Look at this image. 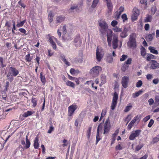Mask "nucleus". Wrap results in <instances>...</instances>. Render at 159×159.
<instances>
[{
	"mask_svg": "<svg viewBox=\"0 0 159 159\" xmlns=\"http://www.w3.org/2000/svg\"><path fill=\"white\" fill-rule=\"evenodd\" d=\"M129 37V40L127 42L128 46L131 48H135L136 46V34L132 33L130 35Z\"/></svg>",
	"mask_w": 159,
	"mask_h": 159,
	"instance_id": "obj_1",
	"label": "nucleus"
},
{
	"mask_svg": "<svg viewBox=\"0 0 159 159\" xmlns=\"http://www.w3.org/2000/svg\"><path fill=\"white\" fill-rule=\"evenodd\" d=\"M99 25L100 27L99 29L100 32L102 34H105L108 29V25L106 22L102 21L99 23Z\"/></svg>",
	"mask_w": 159,
	"mask_h": 159,
	"instance_id": "obj_2",
	"label": "nucleus"
},
{
	"mask_svg": "<svg viewBox=\"0 0 159 159\" xmlns=\"http://www.w3.org/2000/svg\"><path fill=\"white\" fill-rule=\"evenodd\" d=\"M111 124L109 118L107 119L103 125L104 132L103 134L104 135H107L110 131L111 129Z\"/></svg>",
	"mask_w": 159,
	"mask_h": 159,
	"instance_id": "obj_3",
	"label": "nucleus"
},
{
	"mask_svg": "<svg viewBox=\"0 0 159 159\" xmlns=\"http://www.w3.org/2000/svg\"><path fill=\"white\" fill-rule=\"evenodd\" d=\"M25 141L26 144L24 147H23L21 145H20L16 149L15 151L16 152L18 150H20L22 152L24 149H27L29 148L30 145V142L28 139V136L27 135L26 136Z\"/></svg>",
	"mask_w": 159,
	"mask_h": 159,
	"instance_id": "obj_4",
	"label": "nucleus"
},
{
	"mask_svg": "<svg viewBox=\"0 0 159 159\" xmlns=\"http://www.w3.org/2000/svg\"><path fill=\"white\" fill-rule=\"evenodd\" d=\"M102 70V68L99 66H95L93 67L90 70V73L93 77H96Z\"/></svg>",
	"mask_w": 159,
	"mask_h": 159,
	"instance_id": "obj_5",
	"label": "nucleus"
},
{
	"mask_svg": "<svg viewBox=\"0 0 159 159\" xmlns=\"http://www.w3.org/2000/svg\"><path fill=\"white\" fill-rule=\"evenodd\" d=\"M103 56L102 50L101 48L98 47L96 50V57L98 61H100Z\"/></svg>",
	"mask_w": 159,
	"mask_h": 159,
	"instance_id": "obj_6",
	"label": "nucleus"
},
{
	"mask_svg": "<svg viewBox=\"0 0 159 159\" xmlns=\"http://www.w3.org/2000/svg\"><path fill=\"white\" fill-rule=\"evenodd\" d=\"M19 73L18 70L16 69V68L12 67H10L8 73V75L12 76L14 77L16 76Z\"/></svg>",
	"mask_w": 159,
	"mask_h": 159,
	"instance_id": "obj_7",
	"label": "nucleus"
},
{
	"mask_svg": "<svg viewBox=\"0 0 159 159\" xmlns=\"http://www.w3.org/2000/svg\"><path fill=\"white\" fill-rule=\"evenodd\" d=\"M112 46L113 49H116L118 47V35L117 34H113Z\"/></svg>",
	"mask_w": 159,
	"mask_h": 159,
	"instance_id": "obj_8",
	"label": "nucleus"
},
{
	"mask_svg": "<svg viewBox=\"0 0 159 159\" xmlns=\"http://www.w3.org/2000/svg\"><path fill=\"white\" fill-rule=\"evenodd\" d=\"M48 36L49 37V41L51 44L53 48L54 49H56L57 46L54 42V41H55L57 43H58V41L56 38H55L53 36H50L49 34H48Z\"/></svg>",
	"mask_w": 159,
	"mask_h": 159,
	"instance_id": "obj_9",
	"label": "nucleus"
},
{
	"mask_svg": "<svg viewBox=\"0 0 159 159\" xmlns=\"http://www.w3.org/2000/svg\"><path fill=\"white\" fill-rule=\"evenodd\" d=\"M141 132V130L140 129L132 131L129 136V139L131 140H134L136 137L139 136Z\"/></svg>",
	"mask_w": 159,
	"mask_h": 159,
	"instance_id": "obj_10",
	"label": "nucleus"
},
{
	"mask_svg": "<svg viewBox=\"0 0 159 159\" xmlns=\"http://www.w3.org/2000/svg\"><path fill=\"white\" fill-rule=\"evenodd\" d=\"M129 81V78L128 76H125L122 77L121 80V84L124 88H126L128 87Z\"/></svg>",
	"mask_w": 159,
	"mask_h": 159,
	"instance_id": "obj_11",
	"label": "nucleus"
},
{
	"mask_svg": "<svg viewBox=\"0 0 159 159\" xmlns=\"http://www.w3.org/2000/svg\"><path fill=\"white\" fill-rule=\"evenodd\" d=\"M77 108V106L75 104H73L68 107V113L69 116H72L74 111Z\"/></svg>",
	"mask_w": 159,
	"mask_h": 159,
	"instance_id": "obj_12",
	"label": "nucleus"
},
{
	"mask_svg": "<svg viewBox=\"0 0 159 159\" xmlns=\"http://www.w3.org/2000/svg\"><path fill=\"white\" fill-rule=\"evenodd\" d=\"M118 98V95L116 93H114L113 99L112 100V102L111 105V109L112 110H114L116 105L117 103V100Z\"/></svg>",
	"mask_w": 159,
	"mask_h": 159,
	"instance_id": "obj_13",
	"label": "nucleus"
},
{
	"mask_svg": "<svg viewBox=\"0 0 159 159\" xmlns=\"http://www.w3.org/2000/svg\"><path fill=\"white\" fill-rule=\"evenodd\" d=\"M113 32L111 30H108L107 32V41L108 45L109 47L111 46L112 36Z\"/></svg>",
	"mask_w": 159,
	"mask_h": 159,
	"instance_id": "obj_14",
	"label": "nucleus"
},
{
	"mask_svg": "<svg viewBox=\"0 0 159 159\" xmlns=\"http://www.w3.org/2000/svg\"><path fill=\"white\" fill-rule=\"evenodd\" d=\"M102 123H100L98 125L97 130V135L96 137V143L97 144L98 142L101 140L100 136L99 135V132L102 130Z\"/></svg>",
	"mask_w": 159,
	"mask_h": 159,
	"instance_id": "obj_15",
	"label": "nucleus"
},
{
	"mask_svg": "<svg viewBox=\"0 0 159 159\" xmlns=\"http://www.w3.org/2000/svg\"><path fill=\"white\" fill-rule=\"evenodd\" d=\"M139 14V11L137 9H134L133 12V14L131 16V19L133 21L136 20Z\"/></svg>",
	"mask_w": 159,
	"mask_h": 159,
	"instance_id": "obj_16",
	"label": "nucleus"
},
{
	"mask_svg": "<svg viewBox=\"0 0 159 159\" xmlns=\"http://www.w3.org/2000/svg\"><path fill=\"white\" fill-rule=\"evenodd\" d=\"M82 42L79 36H76L74 39V44L76 47H80L81 46Z\"/></svg>",
	"mask_w": 159,
	"mask_h": 159,
	"instance_id": "obj_17",
	"label": "nucleus"
},
{
	"mask_svg": "<svg viewBox=\"0 0 159 159\" xmlns=\"http://www.w3.org/2000/svg\"><path fill=\"white\" fill-rule=\"evenodd\" d=\"M139 119L138 116H137L134 117V119L130 121L129 124L128 126V129L129 130L131 129L134 124L135 123L136 121Z\"/></svg>",
	"mask_w": 159,
	"mask_h": 159,
	"instance_id": "obj_18",
	"label": "nucleus"
},
{
	"mask_svg": "<svg viewBox=\"0 0 159 159\" xmlns=\"http://www.w3.org/2000/svg\"><path fill=\"white\" fill-rule=\"evenodd\" d=\"M128 31V29L126 27H125L123 31L122 30L120 34V36L122 38H125L128 35L127 32Z\"/></svg>",
	"mask_w": 159,
	"mask_h": 159,
	"instance_id": "obj_19",
	"label": "nucleus"
},
{
	"mask_svg": "<svg viewBox=\"0 0 159 159\" xmlns=\"http://www.w3.org/2000/svg\"><path fill=\"white\" fill-rule=\"evenodd\" d=\"M152 63L151 65L150 68L152 69H155L159 67V63L155 60H152Z\"/></svg>",
	"mask_w": 159,
	"mask_h": 159,
	"instance_id": "obj_20",
	"label": "nucleus"
},
{
	"mask_svg": "<svg viewBox=\"0 0 159 159\" xmlns=\"http://www.w3.org/2000/svg\"><path fill=\"white\" fill-rule=\"evenodd\" d=\"M119 133V130L118 129L116 130L115 133L112 135L111 137V144L112 145L113 144L116 140V136Z\"/></svg>",
	"mask_w": 159,
	"mask_h": 159,
	"instance_id": "obj_21",
	"label": "nucleus"
},
{
	"mask_svg": "<svg viewBox=\"0 0 159 159\" xmlns=\"http://www.w3.org/2000/svg\"><path fill=\"white\" fill-rule=\"evenodd\" d=\"M38 141V137H36L34 140V148L35 149H37L39 148V144Z\"/></svg>",
	"mask_w": 159,
	"mask_h": 159,
	"instance_id": "obj_22",
	"label": "nucleus"
},
{
	"mask_svg": "<svg viewBox=\"0 0 159 159\" xmlns=\"http://www.w3.org/2000/svg\"><path fill=\"white\" fill-rule=\"evenodd\" d=\"M143 92V90L141 89L135 93H133L132 94V97L133 98H135L142 94Z\"/></svg>",
	"mask_w": 159,
	"mask_h": 159,
	"instance_id": "obj_23",
	"label": "nucleus"
},
{
	"mask_svg": "<svg viewBox=\"0 0 159 159\" xmlns=\"http://www.w3.org/2000/svg\"><path fill=\"white\" fill-rule=\"evenodd\" d=\"M148 49L150 50V52L151 53L156 54H157L158 53V51L156 50L155 48L153 47L149 46L148 47Z\"/></svg>",
	"mask_w": 159,
	"mask_h": 159,
	"instance_id": "obj_24",
	"label": "nucleus"
},
{
	"mask_svg": "<svg viewBox=\"0 0 159 159\" xmlns=\"http://www.w3.org/2000/svg\"><path fill=\"white\" fill-rule=\"evenodd\" d=\"M60 57L61 60L65 63L66 65L68 66H70V63L67 61L64 55L61 54V55Z\"/></svg>",
	"mask_w": 159,
	"mask_h": 159,
	"instance_id": "obj_25",
	"label": "nucleus"
},
{
	"mask_svg": "<svg viewBox=\"0 0 159 159\" xmlns=\"http://www.w3.org/2000/svg\"><path fill=\"white\" fill-rule=\"evenodd\" d=\"M40 76L41 82L43 85H44L46 83V80L45 76L43 75V73L42 72L40 73Z\"/></svg>",
	"mask_w": 159,
	"mask_h": 159,
	"instance_id": "obj_26",
	"label": "nucleus"
},
{
	"mask_svg": "<svg viewBox=\"0 0 159 159\" xmlns=\"http://www.w3.org/2000/svg\"><path fill=\"white\" fill-rule=\"evenodd\" d=\"M155 57L154 55L151 54H148L147 55L146 60L147 61H149L151 59H155Z\"/></svg>",
	"mask_w": 159,
	"mask_h": 159,
	"instance_id": "obj_27",
	"label": "nucleus"
},
{
	"mask_svg": "<svg viewBox=\"0 0 159 159\" xmlns=\"http://www.w3.org/2000/svg\"><path fill=\"white\" fill-rule=\"evenodd\" d=\"M147 0H140V2L141 4L144 6V8L145 9L147 8Z\"/></svg>",
	"mask_w": 159,
	"mask_h": 159,
	"instance_id": "obj_28",
	"label": "nucleus"
},
{
	"mask_svg": "<svg viewBox=\"0 0 159 159\" xmlns=\"http://www.w3.org/2000/svg\"><path fill=\"white\" fill-rule=\"evenodd\" d=\"M101 84H103L106 82V76L104 75H101Z\"/></svg>",
	"mask_w": 159,
	"mask_h": 159,
	"instance_id": "obj_29",
	"label": "nucleus"
},
{
	"mask_svg": "<svg viewBox=\"0 0 159 159\" xmlns=\"http://www.w3.org/2000/svg\"><path fill=\"white\" fill-rule=\"evenodd\" d=\"M64 17H62L60 16H58L57 18L56 21L57 23H61L64 20Z\"/></svg>",
	"mask_w": 159,
	"mask_h": 159,
	"instance_id": "obj_30",
	"label": "nucleus"
},
{
	"mask_svg": "<svg viewBox=\"0 0 159 159\" xmlns=\"http://www.w3.org/2000/svg\"><path fill=\"white\" fill-rule=\"evenodd\" d=\"M106 1L108 9L113 8V6L110 0H108Z\"/></svg>",
	"mask_w": 159,
	"mask_h": 159,
	"instance_id": "obj_31",
	"label": "nucleus"
},
{
	"mask_svg": "<svg viewBox=\"0 0 159 159\" xmlns=\"http://www.w3.org/2000/svg\"><path fill=\"white\" fill-rule=\"evenodd\" d=\"M33 113L32 111H28L24 113V114L22 115V116L25 117H26L31 115Z\"/></svg>",
	"mask_w": 159,
	"mask_h": 159,
	"instance_id": "obj_32",
	"label": "nucleus"
},
{
	"mask_svg": "<svg viewBox=\"0 0 159 159\" xmlns=\"http://www.w3.org/2000/svg\"><path fill=\"white\" fill-rule=\"evenodd\" d=\"M66 84L68 86H70L73 88H75V84L71 81L68 80L66 83Z\"/></svg>",
	"mask_w": 159,
	"mask_h": 159,
	"instance_id": "obj_33",
	"label": "nucleus"
},
{
	"mask_svg": "<svg viewBox=\"0 0 159 159\" xmlns=\"http://www.w3.org/2000/svg\"><path fill=\"white\" fill-rule=\"evenodd\" d=\"M152 18L151 16L148 15L145 18L144 20L145 22H150Z\"/></svg>",
	"mask_w": 159,
	"mask_h": 159,
	"instance_id": "obj_34",
	"label": "nucleus"
},
{
	"mask_svg": "<svg viewBox=\"0 0 159 159\" xmlns=\"http://www.w3.org/2000/svg\"><path fill=\"white\" fill-rule=\"evenodd\" d=\"M53 16V15L52 14V11H50L49 12L48 16V19L50 23H51L52 21V17Z\"/></svg>",
	"mask_w": 159,
	"mask_h": 159,
	"instance_id": "obj_35",
	"label": "nucleus"
},
{
	"mask_svg": "<svg viewBox=\"0 0 159 159\" xmlns=\"http://www.w3.org/2000/svg\"><path fill=\"white\" fill-rule=\"evenodd\" d=\"M26 20H24L20 22H17V24L16 25V26L18 27H22L24 23H25Z\"/></svg>",
	"mask_w": 159,
	"mask_h": 159,
	"instance_id": "obj_36",
	"label": "nucleus"
},
{
	"mask_svg": "<svg viewBox=\"0 0 159 159\" xmlns=\"http://www.w3.org/2000/svg\"><path fill=\"white\" fill-rule=\"evenodd\" d=\"M112 29L115 32H119L122 31V28H119L117 26L114 27Z\"/></svg>",
	"mask_w": 159,
	"mask_h": 159,
	"instance_id": "obj_37",
	"label": "nucleus"
},
{
	"mask_svg": "<svg viewBox=\"0 0 159 159\" xmlns=\"http://www.w3.org/2000/svg\"><path fill=\"white\" fill-rule=\"evenodd\" d=\"M157 11V8L155 6H153L152 7L151 9V14L154 15Z\"/></svg>",
	"mask_w": 159,
	"mask_h": 159,
	"instance_id": "obj_38",
	"label": "nucleus"
},
{
	"mask_svg": "<svg viewBox=\"0 0 159 159\" xmlns=\"http://www.w3.org/2000/svg\"><path fill=\"white\" fill-rule=\"evenodd\" d=\"M141 55L143 57L146 55V52L145 49L143 47H142L141 49Z\"/></svg>",
	"mask_w": 159,
	"mask_h": 159,
	"instance_id": "obj_39",
	"label": "nucleus"
},
{
	"mask_svg": "<svg viewBox=\"0 0 159 159\" xmlns=\"http://www.w3.org/2000/svg\"><path fill=\"white\" fill-rule=\"evenodd\" d=\"M32 59V58L30 57V54H28L25 56V60L27 61L30 62Z\"/></svg>",
	"mask_w": 159,
	"mask_h": 159,
	"instance_id": "obj_40",
	"label": "nucleus"
},
{
	"mask_svg": "<svg viewBox=\"0 0 159 159\" xmlns=\"http://www.w3.org/2000/svg\"><path fill=\"white\" fill-rule=\"evenodd\" d=\"M99 0H93V2L92 7L93 8L95 7L98 3Z\"/></svg>",
	"mask_w": 159,
	"mask_h": 159,
	"instance_id": "obj_41",
	"label": "nucleus"
},
{
	"mask_svg": "<svg viewBox=\"0 0 159 159\" xmlns=\"http://www.w3.org/2000/svg\"><path fill=\"white\" fill-rule=\"evenodd\" d=\"M78 6L77 4H74L72 5L71 6L70 8V10H71L72 11H73L75 10H76V9L77 8Z\"/></svg>",
	"mask_w": 159,
	"mask_h": 159,
	"instance_id": "obj_42",
	"label": "nucleus"
},
{
	"mask_svg": "<svg viewBox=\"0 0 159 159\" xmlns=\"http://www.w3.org/2000/svg\"><path fill=\"white\" fill-rule=\"evenodd\" d=\"M31 102L33 103V106L34 107H35L37 105V101L36 99L34 98H32L31 99Z\"/></svg>",
	"mask_w": 159,
	"mask_h": 159,
	"instance_id": "obj_43",
	"label": "nucleus"
},
{
	"mask_svg": "<svg viewBox=\"0 0 159 159\" xmlns=\"http://www.w3.org/2000/svg\"><path fill=\"white\" fill-rule=\"evenodd\" d=\"M153 39V36L152 34H148L146 37V39L148 41H149L152 40Z\"/></svg>",
	"mask_w": 159,
	"mask_h": 159,
	"instance_id": "obj_44",
	"label": "nucleus"
},
{
	"mask_svg": "<svg viewBox=\"0 0 159 159\" xmlns=\"http://www.w3.org/2000/svg\"><path fill=\"white\" fill-rule=\"evenodd\" d=\"M60 29V30H62L63 34H66V27L65 26H63L62 27H61Z\"/></svg>",
	"mask_w": 159,
	"mask_h": 159,
	"instance_id": "obj_45",
	"label": "nucleus"
},
{
	"mask_svg": "<svg viewBox=\"0 0 159 159\" xmlns=\"http://www.w3.org/2000/svg\"><path fill=\"white\" fill-rule=\"evenodd\" d=\"M143 83L141 80H139L136 83V86L137 88L140 87L142 85Z\"/></svg>",
	"mask_w": 159,
	"mask_h": 159,
	"instance_id": "obj_46",
	"label": "nucleus"
},
{
	"mask_svg": "<svg viewBox=\"0 0 159 159\" xmlns=\"http://www.w3.org/2000/svg\"><path fill=\"white\" fill-rule=\"evenodd\" d=\"M128 57V56L125 55H122L120 59V61H125Z\"/></svg>",
	"mask_w": 159,
	"mask_h": 159,
	"instance_id": "obj_47",
	"label": "nucleus"
},
{
	"mask_svg": "<svg viewBox=\"0 0 159 159\" xmlns=\"http://www.w3.org/2000/svg\"><path fill=\"white\" fill-rule=\"evenodd\" d=\"M132 106L131 105H129L126 106L124 110V111L125 112H127L129 111L131 108Z\"/></svg>",
	"mask_w": 159,
	"mask_h": 159,
	"instance_id": "obj_48",
	"label": "nucleus"
},
{
	"mask_svg": "<svg viewBox=\"0 0 159 159\" xmlns=\"http://www.w3.org/2000/svg\"><path fill=\"white\" fill-rule=\"evenodd\" d=\"M154 123V121L152 119H151L148 125V127L150 128L152 127V125Z\"/></svg>",
	"mask_w": 159,
	"mask_h": 159,
	"instance_id": "obj_49",
	"label": "nucleus"
},
{
	"mask_svg": "<svg viewBox=\"0 0 159 159\" xmlns=\"http://www.w3.org/2000/svg\"><path fill=\"white\" fill-rule=\"evenodd\" d=\"M62 143H63V144L62 145L63 147L67 146L68 144V143L67 142V140L65 139L63 140Z\"/></svg>",
	"mask_w": 159,
	"mask_h": 159,
	"instance_id": "obj_50",
	"label": "nucleus"
},
{
	"mask_svg": "<svg viewBox=\"0 0 159 159\" xmlns=\"http://www.w3.org/2000/svg\"><path fill=\"white\" fill-rule=\"evenodd\" d=\"M106 113V110H103L102 111L101 117L100 120L102 118V117L104 116Z\"/></svg>",
	"mask_w": 159,
	"mask_h": 159,
	"instance_id": "obj_51",
	"label": "nucleus"
},
{
	"mask_svg": "<svg viewBox=\"0 0 159 159\" xmlns=\"http://www.w3.org/2000/svg\"><path fill=\"white\" fill-rule=\"evenodd\" d=\"M107 61L109 63H111L113 61V58L111 57H108L107 59Z\"/></svg>",
	"mask_w": 159,
	"mask_h": 159,
	"instance_id": "obj_52",
	"label": "nucleus"
},
{
	"mask_svg": "<svg viewBox=\"0 0 159 159\" xmlns=\"http://www.w3.org/2000/svg\"><path fill=\"white\" fill-rule=\"evenodd\" d=\"M19 30L21 33L25 34V35H27L26 30L23 28H20L19 29Z\"/></svg>",
	"mask_w": 159,
	"mask_h": 159,
	"instance_id": "obj_53",
	"label": "nucleus"
},
{
	"mask_svg": "<svg viewBox=\"0 0 159 159\" xmlns=\"http://www.w3.org/2000/svg\"><path fill=\"white\" fill-rule=\"evenodd\" d=\"M118 22L115 20H113L111 22V25L114 27H116V26Z\"/></svg>",
	"mask_w": 159,
	"mask_h": 159,
	"instance_id": "obj_54",
	"label": "nucleus"
},
{
	"mask_svg": "<svg viewBox=\"0 0 159 159\" xmlns=\"http://www.w3.org/2000/svg\"><path fill=\"white\" fill-rule=\"evenodd\" d=\"M131 119V115H128L125 119V121H127V123L130 121Z\"/></svg>",
	"mask_w": 159,
	"mask_h": 159,
	"instance_id": "obj_55",
	"label": "nucleus"
},
{
	"mask_svg": "<svg viewBox=\"0 0 159 159\" xmlns=\"http://www.w3.org/2000/svg\"><path fill=\"white\" fill-rule=\"evenodd\" d=\"M132 58H129L126 61L125 63L127 64V65H129V64H130L131 63V61H132Z\"/></svg>",
	"mask_w": 159,
	"mask_h": 159,
	"instance_id": "obj_56",
	"label": "nucleus"
},
{
	"mask_svg": "<svg viewBox=\"0 0 159 159\" xmlns=\"http://www.w3.org/2000/svg\"><path fill=\"white\" fill-rule=\"evenodd\" d=\"M91 127H90L88 128L87 131V136L88 138H89L91 135Z\"/></svg>",
	"mask_w": 159,
	"mask_h": 159,
	"instance_id": "obj_57",
	"label": "nucleus"
},
{
	"mask_svg": "<svg viewBox=\"0 0 159 159\" xmlns=\"http://www.w3.org/2000/svg\"><path fill=\"white\" fill-rule=\"evenodd\" d=\"M121 17L124 22L125 20H127V16L125 14H123L121 16Z\"/></svg>",
	"mask_w": 159,
	"mask_h": 159,
	"instance_id": "obj_58",
	"label": "nucleus"
},
{
	"mask_svg": "<svg viewBox=\"0 0 159 159\" xmlns=\"http://www.w3.org/2000/svg\"><path fill=\"white\" fill-rule=\"evenodd\" d=\"M54 128L52 125H51L50 126L49 129L48 131V133L50 134L52 132V131L54 130Z\"/></svg>",
	"mask_w": 159,
	"mask_h": 159,
	"instance_id": "obj_59",
	"label": "nucleus"
},
{
	"mask_svg": "<svg viewBox=\"0 0 159 159\" xmlns=\"http://www.w3.org/2000/svg\"><path fill=\"white\" fill-rule=\"evenodd\" d=\"M147 79L148 80H150L153 78V75L150 74H148L146 75Z\"/></svg>",
	"mask_w": 159,
	"mask_h": 159,
	"instance_id": "obj_60",
	"label": "nucleus"
},
{
	"mask_svg": "<svg viewBox=\"0 0 159 159\" xmlns=\"http://www.w3.org/2000/svg\"><path fill=\"white\" fill-rule=\"evenodd\" d=\"M18 3L19 5H20L21 7H23V8H25L26 6L25 5L24 3L22 2L21 0L20 1L18 2Z\"/></svg>",
	"mask_w": 159,
	"mask_h": 159,
	"instance_id": "obj_61",
	"label": "nucleus"
},
{
	"mask_svg": "<svg viewBox=\"0 0 159 159\" xmlns=\"http://www.w3.org/2000/svg\"><path fill=\"white\" fill-rule=\"evenodd\" d=\"M159 141V138L157 137H155L153 139V143H156Z\"/></svg>",
	"mask_w": 159,
	"mask_h": 159,
	"instance_id": "obj_62",
	"label": "nucleus"
},
{
	"mask_svg": "<svg viewBox=\"0 0 159 159\" xmlns=\"http://www.w3.org/2000/svg\"><path fill=\"white\" fill-rule=\"evenodd\" d=\"M155 102L159 105V96L156 95L155 96Z\"/></svg>",
	"mask_w": 159,
	"mask_h": 159,
	"instance_id": "obj_63",
	"label": "nucleus"
},
{
	"mask_svg": "<svg viewBox=\"0 0 159 159\" xmlns=\"http://www.w3.org/2000/svg\"><path fill=\"white\" fill-rule=\"evenodd\" d=\"M148 157V155L147 154H145L144 156L141 157L140 158H134L133 159H147Z\"/></svg>",
	"mask_w": 159,
	"mask_h": 159,
	"instance_id": "obj_64",
	"label": "nucleus"
}]
</instances>
